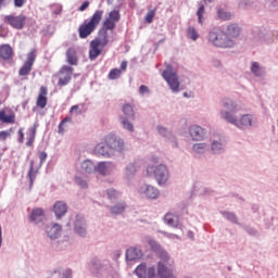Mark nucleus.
<instances>
[{
  "label": "nucleus",
  "mask_w": 278,
  "mask_h": 278,
  "mask_svg": "<svg viewBox=\"0 0 278 278\" xmlns=\"http://www.w3.org/2000/svg\"><path fill=\"white\" fill-rule=\"evenodd\" d=\"M122 15L118 10H112L103 20L102 27L99 29L98 38L90 41L89 59L94 61L101 55L102 50L109 45V31H114L116 24L121 21Z\"/></svg>",
  "instance_id": "nucleus-1"
},
{
  "label": "nucleus",
  "mask_w": 278,
  "mask_h": 278,
  "mask_svg": "<svg viewBox=\"0 0 278 278\" xmlns=\"http://www.w3.org/2000/svg\"><path fill=\"white\" fill-rule=\"evenodd\" d=\"M223 106L227 111H222L220 116L226 122L237 126L240 129L253 126L254 118L251 114H243L239 121L236 119V117L233 116V113L237 112L238 104H236V102H233V100H231L229 98H225L223 100Z\"/></svg>",
  "instance_id": "nucleus-2"
},
{
  "label": "nucleus",
  "mask_w": 278,
  "mask_h": 278,
  "mask_svg": "<svg viewBox=\"0 0 278 278\" xmlns=\"http://www.w3.org/2000/svg\"><path fill=\"white\" fill-rule=\"evenodd\" d=\"M104 16L103 10H96L88 21H85L78 27V36L80 39L90 37L100 26Z\"/></svg>",
  "instance_id": "nucleus-3"
},
{
  "label": "nucleus",
  "mask_w": 278,
  "mask_h": 278,
  "mask_svg": "<svg viewBox=\"0 0 278 278\" xmlns=\"http://www.w3.org/2000/svg\"><path fill=\"white\" fill-rule=\"evenodd\" d=\"M208 41L217 48H231L233 40L229 38L225 31L220 29H213L208 34Z\"/></svg>",
  "instance_id": "nucleus-4"
},
{
  "label": "nucleus",
  "mask_w": 278,
  "mask_h": 278,
  "mask_svg": "<svg viewBox=\"0 0 278 278\" xmlns=\"http://www.w3.org/2000/svg\"><path fill=\"white\" fill-rule=\"evenodd\" d=\"M147 175L150 177L154 176L160 186L165 185L169 180V170L165 164L149 165L147 167Z\"/></svg>",
  "instance_id": "nucleus-5"
},
{
  "label": "nucleus",
  "mask_w": 278,
  "mask_h": 278,
  "mask_svg": "<svg viewBox=\"0 0 278 278\" xmlns=\"http://www.w3.org/2000/svg\"><path fill=\"white\" fill-rule=\"evenodd\" d=\"M75 68L71 65H62L55 77H58V86L66 87L73 79Z\"/></svg>",
  "instance_id": "nucleus-6"
},
{
  "label": "nucleus",
  "mask_w": 278,
  "mask_h": 278,
  "mask_svg": "<svg viewBox=\"0 0 278 278\" xmlns=\"http://www.w3.org/2000/svg\"><path fill=\"white\" fill-rule=\"evenodd\" d=\"M162 76L173 92L177 93L180 91V81L177 73L173 72L172 70H165L162 73Z\"/></svg>",
  "instance_id": "nucleus-7"
},
{
  "label": "nucleus",
  "mask_w": 278,
  "mask_h": 278,
  "mask_svg": "<svg viewBox=\"0 0 278 278\" xmlns=\"http://www.w3.org/2000/svg\"><path fill=\"white\" fill-rule=\"evenodd\" d=\"M36 51L31 50L28 54H27V59L24 62V64L20 67L18 70V76L24 77V76H28L30 75L31 71H33V66L36 62Z\"/></svg>",
  "instance_id": "nucleus-8"
},
{
  "label": "nucleus",
  "mask_w": 278,
  "mask_h": 278,
  "mask_svg": "<svg viewBox=\"0 0 278 278\" xmlns=\"http://www.w3.org/2000/svg\"><path fill=\"white\" fill-rule=\"evenodd\" d=\"M4 23L10 25L16 30H22L26 23V16L23 14L20 15H7L4 16Z\"/></svg>",
  "instance_id": "nucleus-9"
},
{
  "label": "nucleus",
  "mask_w": 278,
  "mask_h": 278,
  "mask_svg": "<svg viewBox=\"0 0 278 278\" xmlns=\"http://www.w3.org/2000/svg\"><path fill=\"white\" fill-rule=\"evenodd\" d=\"M105 144L115 152H122L125 147L124 140L115 135H108L105 137Z\"/></svg>",
  "instance_id": "nucleus-10"
},
{
  "label": "nucleus",
  "mask_w": 278,
  "mask_h": 278,
  "mask_svg": "<svg viewBox=\"0 0 278 278\" xmlns=\"http://www.w3.org/2000/svg\"><path fill=\"white\" fill-rule=\"evenodd\" d=\"M139 192L141 195L151 200H155L160 195V190L152 185H142L139 189Z\"/></svg>",
  "instance_id": "nucleus-11"
},
{
  "label": "nucleus",
  "mask_w": 278,
  "mask_h": 278,
  "mask_svg": "<svg viewBox=\"0 0 278 278\" xmlns=\"http://www.w3.org/2000/svg\"><path fill=\"white\" fill-rule=\"evenodd\" d=\"M48 105V87L41 86L36 99V106L40 110L46 109Z\"/></svg>",
  "instance_id": "nucleus-12"
},
{
  "label": "nucleus",
  "mask_w": 278,
  "mask_h": 278,
  "mask_svg": "<svg viewBox=\"0 0 278 278\" xmlns=\"http://www.w3.org/2000/svg\"><path fill=\"white\" fill-rule=\"evenodd\" d=\"M0 122L2 124L13 125L16 122V115L12 110H0Z\"/></svg>",
  "instance_id": "nucleus-13"
},
{
  "label": "nucleus",
  "mask_w": 278,
  "mask_h": 278,
  "mask_svg": "<svg viewBox=\"0 0 278 278\" xmlns=\"http://www.w3.org/2000/svg\"><path fill=\"white\" fill-rule=\"evenodd\" d=\"M157 276L160 278H176L173 269H169V267H167L166 263H163V261L157 263Z\"/></svg>",
  "instance_id": "nucleus-14"
},
{
  "label": "nucleus",
  "mask_w": 278,
  "mask_h": 278,
  "mask_svg": "<svg viewBox=\"0 0 278 278\" xmlns=\"http://www.w3.org/2000/svg\"><path fill=\"white\" fill-rule=\"evenodd\" d=\"M14 56V50L9 43L0 45V59L11 61Z\"/></svg>",
  "instance_id": "nucleus-15"
},
{
  "label": "nucleus",
  "mask_w": 278,
  "mask_h": 278,
  "mask_svg": "<svg viewBox=\"0 0 278 278\" xmlns=\"http://www.w3.org/2000/svg\"><path fill=\"white\" fill-rule=\"evenodd\" d=\"M66 56V63L71 66H77L79 59L77 54V49L75 47H71L66 50L65 53Z\"/></svg>",
  "instance_id": "nucleus-16"
},
{
  "label": "nucleus",
  "mask_w": 278,
  "mask_h": 278,
  "mask_svg": "<svg viewBox=\"0 0 278 278\" xmlns=\"http://www.w3.org/2000/svg\"><path fill=\"white\" fill-rule=\"evenodd\" d=\"M127 68H128V62L127 61H123L121 63V67L119 68H112L110 71V73L108 75V78L110 80H116V79H118L122 76L123 72L127 71Z\"/></svg>",
  "instance_id": "nucleus-17"
},
{
  "label": "nucleus",
  "mask_w": 278,
  "mask_h": 278,
  "mask_svg": "<svg viewBox=\"0 0 278 278\" xmlns=\"http://www.w3.org/2000/svg\"><path fill=\"white\" fill-rule=\"evenodd\" d=\"M189 134L194 141H201V140H203V137L205 136V131L203 130V128L198 125L191 126L189 128Z\"/></svg>",
  "instance_id": "nucleus-18"
},
{
  "label": "nucleus",
  "mask_w": 278,
  "mask_h": 278,
  "mask_svg": "<svg viewBox=\"0 0 278 278\" xmlns=\"http://www.w3.org/2000/svg\"><path fill=\"white\" fill-rule=\"evenodd\" d=\"M149 245L151 247L152 251L156 252V253H161V258L164 262H167L169 260V254L167 252H164L162 250V245H160V243H157V241H154L153 239H150L148 241Z\"/></svg>",
  "instance_id": "nucleus-19"
},
{
  "label": "nucleus",
  "mask_w": 278,
  "mask_h": 278,
  "mask_svg": "<svg viewBox=\"0 0 278 278\" xmlns=\"http://www.w3.org/2000/svg\"><path fill=\"white\" fill-rule=\"evenodd\" d=\"M62 233V226L60 224H53V226L47 227V235L50 239H58Z\"/></svg>",
  "instance_id": "nucleus-20"
},
{
  "label": "nucleus",
  "mask_w": 278,
  "mask_h": 278,
  "mask_svg": "<svg viewBox=\"0 0 278 278\" xmlns=\"http://www.w3.org/2000/svg\"><path fill=\"white\" fill-rule=\"evenodd\" d=\"M53 212L56 218L63 217L67 213V204L65 202H55L53 204Z\"/></svg>",
  "instance_id": "nucleus-21"
},
{
  "label": "nucleus",
  "mask_w": 278,
  "mask_h": 278,
  "mask_svg": "<svg viewBox=\"0 0 278 278\" xmlns=\"http://www.w3.org/2000/svg\"><path fill=\"white\" fill-rule=\"evenodd\" d=\"M34 165H35V162H34V161H30L29 170H28V174H27L28 179H29V189L33 188L34 182H35V180H36V178H37V175H38V173H39V169L36 168Z\"/></svg>",
  "instance_id": "nucleus-22"
},
{
  "label": "nucleus",
  "mask_w": 278,
  "mask_h": 278,
  "mask_svg": "<svg viewBox=\"0 0 278 278\" xmlns=\"http://www.w3.org/2000/svg\"><path fill=\"white\" fill-rule=\"evenodd\" d=\"M165 224L169 227L178 228L179 227V217L178 215H174V213H166L164 217Z\"/></svg>",
  "instance_id": "nucleus-23"
},
{
  "label": "nucleus",
  "mask_w": 278,
  "mask_h": 278,
  "mask_svg": "<svg viewBox=\"0 0 278 278\" xmlns=\"http://www.w3.org/2000/svg\"><path fill=\"white\" fill-rule=\"evenodd\" d=\"M225 34L228 38H238L240 36V26L238 24H229Z\"/></svg>",
  "instance_id": "nucleus-24"
},
{
  "label": "nucleus",
  "mask_w": 278,
  "mask_h": 278,
  "mask_svg": "<svg viewBox=\"0 0 278 278\" xmlns=\"http://www.w3.org/2000/svg\"><path fill=\"white\" fill-rule=\"evenodd\" d=\"M37 126L29 127L26 131L27 141L26 147H33L36 140Z\"/></svg>",
  "instance_id": "nucleus-25"
},
{
  "label": "nucleus",
  "mask_w": 278,
  "mask_h": 278,
  "mask_svg": "<svg viewBox=\"0 0 278 278\" xmlns=\"http://www.w3.org/2000/svg\"><path fill=\"white\" fill-rule=\"evenodd\" d=\"M127 208L126 202H119V204H115V206H111L110 211L113 215H121L123 214Z\"/></svg>",
  "instance_id": "nucleus-26"
},
{
  "label": "nucleus",
  "mask_w": 278,
  "mask_h": 278,
  "mask_svg": "<svg viewBox=\"0 0 278 278\" xmlns=\"http://www.w3.org/2000/svg\"><path fill=\"white\" fill-rule=\"evenodd\" d=\"M81 169L88 174H92L97 170V166L90 160H86L81 163Z\"/></svg>",
  "instance_id": "nucleus-27"
},
{
  "label": "nucleus",
  "mask_w": 278,
  "mask_h": 278,
  "mask_svg": "<svg viewBox=\"0 0 278 278\" xmlns=\"http://www.w3.org/2000/svg\"><path fill=\"white\" fill-rule=\"evenodd\" d=\"M123 113L127 118L135 119L134 106L129 103L123 105Z\"/></svg>",
  "instance_id": "nucleus-28"
},
{
  "label": "nucleus",
  "mask_w": 278,
  "mask_h": 278,
  "mask_svg": "<svg viewBox=\"0 0 278 278\" xmlns=\"http://www.w3.org/2000/svg\"><path fill=\"white\" fill-rule=\"evenodd\" d=\"M140 257V252L137 250V248H129L126 252V258L128 261H135Z\"/></svg>",
  "instance_id": "nucleus-29"
},
{
  "label": "nucleus",
  "mask_w": 278,
  "mask_h": 278,
  "mask_svg": "<svg viewBox=\"0 0 278 278\" xmlns=\"http://www.w3.org/2000/svg\"><path fill=\"white\" fill-rule=\"evenodd\" d=\"M67 123H72V116H66V117H64V118L60 122V124H59V126H58V134H59V135L63 136V135L65 134V131H66L65 125H66Z\"/></svg>",
  "instance_id": "nucleus-30"
},
{
  "label": "nucleus",
  "mask_w": 278,
  "mask_h": 278,
  "mask_svg": "<svg viewBox=\"0 0 278 278\" xmlns=\"http://www.w3.org/2000/svg\"><path fill=\"white\" fill-rule=\"evenodd\" d=\"M45 216V211L43 208H33L30 215H29V220L30 222H36L40 217Z\"/></svg>",
  "instance_id": "nucleus-31"
},
{
  "label": "nucleus",
  "mask_w": 278,
  "mask_h": 278,
  "mask_svg": "<svg viewBox=\"0 0 278 278\" xmlns=\"http://www.w3.org/2000/svg\"><path fill=\"white\" fill-rule=\"evenodd\" d=\"M187 36L192 41H197L200 38V34L198 33L194 26H189L187 28Z\"/></svg>",
  "instance_id": "nucleus-32"
},
{
  "label": "nucleus",
  "mask_w": 278,
  "mask_h": 278,
  "mask_svg": "<svg viewBox=\"0 0 278 278\" xmlns=\"http://www.w3.org/2000/svg\"><path fill=\"white\" fill-rule=\"evenodd\" d=\"M94 153L101 156H109L110 152L105 149V146L103 143H98L94 147Z\"/></svg>",
  "instance_id": "nucleus-33"
},
{
  "label": "nucleus",
  "mask_w": 278,
  "mask_h": 278,
  "mask_svg": "<svg viewBox=\"0 0 278 278\" xmlns=\"http://www.w3.org/2000/svg\"><path fill=\"white\" fill-rule=\"evenodd\" d=\"M218 17L222 21H231V18L233 17V14H231V12H227L224 9H219L217 11Z\"/></svg>",
  "instance_id": "nucleus-34"
},
{
  "label": "nucleus",
  "mask_w": 278,
  "mask_h": 278,
  "mask_svg": "<svg viewBox=\"0 0 278 278\" xmlns=\"http://www.w3.org/2000/svg\"><path fill=\"white\" fill-rule=\"evenodd\" d=\"M205 5L201 4L197 11V16H198V23L200 25H203V22L205 21Z\"/></svg>",
  "instance_id": "nucleus-35"
},
{
  "label": "nucleus",
  "mask_w": 278,
  "mask_h": 278,
  "mask_svg": "<svg viewBox=\"0 0 278 278\" xmlns=\"http://www.w3.org/2000/svg\"><path fill=\"white\" fill-rule=\"evenodd\" d=\"M136 275L138 278H147V265H138L135 269Z\"/></svg>",
  "instance_id": "nucleus-36"
},
{
  "label": "nucleus",
  "mask_w": 278,
  "mask_h": 278,
  "mask_svg": "<svg viewBox=\"0 0 278 278\" xmlns=\"http://www.w3.org/2000/svg\"><path fill=\"white\" fill-rule=\"evenodd\" d=\"M109 168V164L108 162H100L98 163L96 170L100 174V175H106Z\"/></svg>",
  "instance_id": "nucleus-37"
},
{
  "label": "nucleus",
  "mask_w": 278,
  "mask_h": 278,
  "mask_svg": "<svg viewBox=\"0 0 278 278\" xmlns=\"http://www.w3.org/2000/svg\"><path fill=\"white\" fill-rule=\"evenodd\" d=\"M121 124L123 125V127L125 129H127L129 131H134L135 130V126L126 117L121 116Z\"/></svg>",
  "instance_id": "nucleus-38"
},
{
  "label": "nucleus",
  "mask_w": 278,
  "mask_h": 278,
  "mask_svg": "<svg viewBox=\"0 0 278 278\" xmlns=\"http://www.w3.org/2000/svg\"><path fill=\"white\" fill-rule=\"evenodd\" d=\"M205 150H207V144H205V143H195L193 146V151L199 154L204 153Z\"/></svg>",
  "instance_id": "nucleus-39"
},
{
  "label": "nucleus",
  "mask_w": 278,
  "mask_h": 278,
  "mask_svg": "<svg viewBox=\"0 0 278 278\" xmlns=\"http://www.w3.org/2000/svg\"><path fill=\"white\" fill-rule=\"evenodd\" d=\"M156 15V9L150 10L147 14H146V22L148 24H152L154 21V17Z\"/></svg>",
  "instance_id": "nucleus-40"
},
{
  "label": "nucleus",
  "mask_w": 278,
  "mask_h": 278,
  "mask_svg": "<svg viewBox=\"0 0 278 278\" xmlns=\"http://www.w3.org/2000/svg\"><path fill=\"white\" fill-rule=\"evenodd\" d=\"M251 71L255 76L262 75V67H260V64L257 62H254L252 64Z\"/></svg>",
  "instance_id": "nucleus-41"
},
{
  "label": "nucleus",
  "mask_w": 278,
  "mask_h": 278,
  "mask_svg": "<svg viewBox=\"0 0 278 278\" xmlns=\"http://www.w3.org/2000/svg\"><path fill=\"white\" fill-rule=\"evenodd\" d=\"M70 114L81 115L83 110L80 109V106L78 104H75V105L71 106Z\"/></svg>",
  "instance_id": "nucleus-42"
},
{
  "label": "nucleus",
  "mask_w": 278,
  "mask_h": 278,
  "mask_svg": "<svg viewBox=\"0 0 278 278\" xmlns=\"http://www.w3.org/2000/svg\"><path fill=\"white\" fill-rule=\"evenodd\" d=\"M212 150L214 153H220V151L223 150V143L218 141H214L212 143Z\"/></svg>",
  "instance_id": "nucleus-43"
},
{
  "label": "nucleus",
  "mask_w": 278,
  "mask_h": 278,
  "mask_svg": "<svg viewBox=\"0 0 278 278\" xmlns=\"http://www.w3.org/2000/svg\"><path fill=\"white\" fill-rule=\"evenodd\" d=\"M108 197L110 200H116L119 198V192L116 191L115 189H109L108 190Z\"/></svg>",
  "instance_id": "nucleus-44"
},
{
  "label": "nucleus",
  "mask_w": 278,
  "mask_h": 278,
  "mask_svg": "<svg viewBox=\"0 0 278 278\" xmlns=\"http://www.w3.org/2000/svg\"><path fill=\"white\" fill-rule=\"evenodd\" d=\"M75 231L80 237H86L87 236V230L84 226H75Z\"/></svg>",
  "instance_id": "nucleus-45"
},
{
  "label": "nucleus",
  "mask_w": 278,
  "mask_h": 278,
  "mask_svg": "<svg viewBox=\"0 0 278 278\" xmlns=\"http://www.w3.org/2000/svg\"><path fill=\"white\" fill-rule=\"evenodd\" d=\"M75 182H76L79 187H81V188H88L87 181L84 180V179H83L81 177H79V176H76V177H75Z\"/></svg>",
  "instance_id": "nucleus-46"
},
{
  "label": "nucleus",
  "mask_w": 278,
  "mask_h": 278,
  "mask_svg": "<svg viewBox=\"0 0 278 278\" xmlns=\"http://www.w3.org/2000/svg\"><path fill=\"white\" fill-rule=\"evenodd\" d=\"M9 137H11V132L8 130L0 131V141H5Z\"/></svg>",
  "instance_id": "nucleus-47"
},
{
  "label": "nucleus",
  "mask_w": 278,
  "mask_h": 278,
  "mask_svg": "<svg viewBox=\"0 0 278 278\" xmlns=\"http://www.w3.org/2000/svg\"><path fill=\"white\" fill-rule=\"evenodd\" d=\"M17 135H18V142H20V143H24V141H25L24 129H23V128H20V129L17 130Z\"/></svg>",
  "instance_id": "nucleus-48"
},
{
  "label": "nucleus",
  "mask_w": 278,
  "mask_h": 278,
  "mask_svg": "<svg viewBox=\"0 0 278 278\" xmlns=\"http://www.w3.org/2000/svg\"><path fill=\"white\" fill-rule=\"evenodd\" d=\"M48 159V153L45 151L39 152L40 165H42Z\"/></svg>",
  "instance_id": "nucleus-49"
},
{
  "label": "nucleus",
  "mask_w": 278,
  "mask_h": 278,
  "mask_svg": "<svg viewBox=\"0 0 278 278\" xmlns=\"http://www.w3.org/2000/svg\"><path fill=\"white\" fill-rule=\"evenodd\" d=\"M90 7L89 1H84L83 4L78 8L79 12H85Z\"/></svg>",
  "instance_id": "nucleus-50"
},
{
  "label": "nucleus",
  "mask_w": 278,
  "mask_h": 278,
  "mask_svg": "<svg viewBox=\"0 0 278 278\" xmlns=\"http://www.w3.org/2000/svg\"><path fill=\"white\" fill-rule=\"evenodd\" d=\"M14 7L21 9L25 4V0H13Z\"/></svg>",
  "instance_id": "nucleus-51"
},
{
  "label": "nucleus",
  "mask_w": 278,
  "mask_h": 278,
  "mask_svg": "<svg viewBox=\"0 0 278 278\" xmlns=\"http://www.w3.org/2000/svg\"><path fill=\"white\" fill-rule=\"evenodd\" d=\"M149 92H150V90H149V87H148V86L141 85V86L139 87V93H140V94H144V93H149Z\"/></svg>",
  "instance_id": "nucleus-52"
},
{
  "label": "nucleus",
  "mask_w": 278,
  "mask_h": 278,
  "mask_svg": "<svg viewBox=\"0 0 278 278\" xmlns=\"http://www.w3.org/2000/svg\"><path fill=\"white\" fill-rule=\"evenodd\" d=\"M156 276H155V269H154V267H150L149 269H148V278H155Z\"/></svg>",
  "instance_id": "nucleus-53"
},
{
  "label": "nucleus",
  "mask_w": 278,
  "mask_h": 278,
  "mask_svg": "<svg viewBox=\"0 0 278 278\" xmlns=\"http://www.w3.org/2000/svg\"><path fill=\"white\" fill-rule=\"evenodd\" d=\"M159 134L162 136H166L167 129L165 127L159 126L157 127Z\"/></svg>",
  "instance_id": "nucleus-54"
},
{
  "label": "nucleus",
  "mask_w": 278,
  "mask_h": 278,
  "mask_svg": "<svg viewBox=\"0 0 278 278\" xmlns=\"http://www.w3.org/2000/svg\"><path fill=\"white\" fill-rule=\"evenodd\" d=\"M227 218H228V220H230L232 223L237 222L236 215H233V213H227Z\"/></svg>",
  "instance_id": "nucleus-55"
},
{
  "label": "nucleus",
  "mask_w": 278,
  "mask_h": 278,
  "mask_svg": "<svg viewBox=\"0 0 278 278\" xmlns=\"http://www.w3.org/2000/svg\"><path fill=\"white\" fill-rule=\"evenodd\" d=\"M127 170L132 174L136 172V168H135V164H130L128 167H127Z\"/></svg>",
  "instance_id": "nucleus-56"
},
{
  "label": "nucleus",
  "mask_w": 278,
  "mask_h": 278,
  "mask_svg": "<svg viewBox=\"0 0 278 278\" xmlns=\"http://www.w3.org/2000/svg\"><path fill=\"white\" fill-rule=\"evenodd\" d=\"M2 242H3V239H2V227L0 226V247H2Z\"/></svg>",
  "instance_id": "nucleus-57"
},
{
  "label": "nucleus",
  "mask_w": 278,
  "mask_h": 278,
  "mask_svg": "<svg viewBox=\"0 0 278 278\" xmlns=\"http://www.w3.org/2000/svg\"><path fill=\"white\" fill-rule=\"evenodd\" d=\"M151 162H152L153 164H157V163H159L157 157H152V159H151Z\"/></svg>",
  "instance_id": "nucleus-58"
},
{
  "label": "nucleus",
  "mask_w": 278,
  "mask_h": 278,
  "mask_svg": "<svg viewBox=\"0 0 278 278\" xmlns=\"http://www.w3.org/2000/svg\"><path fill=\"white\" fill-rule=\"evenodd\" d=\"M213 0H204V2H208V3H212Z\"/></svg>",
  "instance_id": "nucleus-59"
},
{
  "label": "nucleus",
  "mask_w": 278,
  "mask_h": 278,
  "mask_svg": "<svg viewBox=\"0 0 278 278\" xmlns=\"http://www.w3.org/2000/svg\"><path fill=\"white\" fill-rule=\"evenodd\" d=\"M4 2V0H0V5Z\"/></svg>",
  "instance_id": "nucleus-60"
},
{
  "label": "nucleus",
  "mask_w": 278,
  "mask_h": 278,
  "mask_svg": "<svg viewBox=\"0 0 278 278\" xmlns=\"http://www.w3.org/2000/svg\"><path fill=\"white\" fill-rule=\"evenodd\" d=\"M2 160V153L0 152V161Z\"/></svg>",
  "instance_id": "nucleus-61"
},
{
  "label": "nucleus",
  "mask_w": 278,
  "mask_h": 278,
  "mask_svg": "<svg viewBox=\"0 0 278 278\" xmlns=\"http://www.w3.org/2000/svg\"><path fill=\"white\" fill-rule=\"evenodd\" d=\"M277 124H278V119H277Z\"/></svg>",
  "instance_id": "nucleus-62"
}]
</instances>
